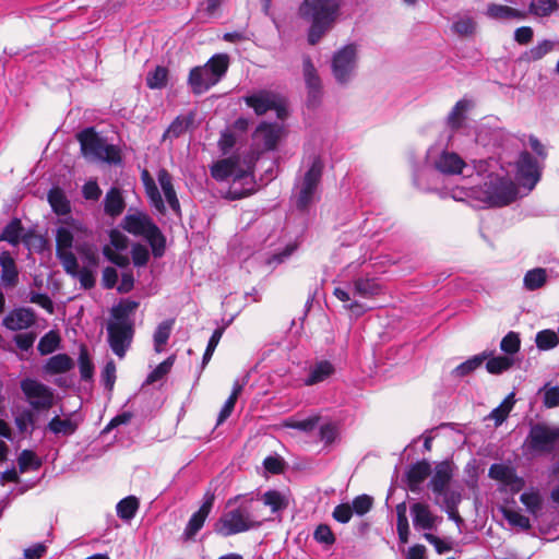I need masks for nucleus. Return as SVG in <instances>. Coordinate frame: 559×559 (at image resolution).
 Masks as SVG:
<instances>
[{"label": "nucleus", "instance_id": "10", "mask_svg": "<svg viewBox=\"0 0 559 559\" xmlns=\"http://www.w3.org/2000/svg\"><path fill=\"white\" fill-rule=\"evenodd\" d=\"M358 61V49L349 44L336 50L333 55L331 69L338 84H347L355 75Z\"/></svg>", "mask_w": 559, "mask_h": 559}, {"label": "nucleus", "instance_id": "39", "mask_svg": "<svg viewBox=\"0 0 559 559\" xmlns=\"http://www.w3.org/2000/svg\"><path fill=\"white\" fill-rule=\"evenodd\" d=\"M557 9L558 0H532L526 12L538 17H546Z\"/></svg>", "mask_w": 559, "mask_h": 559}, {"label": "nucleus", "instance_id": "58", "mask_svg": "<svg viewBox=\"0 0 559 559\" xmlns=\"http://www.w3.org/2000/svg\"><path fill=\"white\" fill-rule=\"evenodd\" d=\"M28 301L32 304H36L43 309H45L49 314H52L55 311L53 301L47 294H41L37 292H29Z\"/></svg>", "mask_w": 559, "mask_h": 559}, {"label": "nucleus", "instance_id": "12", "mask_svg": "<svg viewBox=\"0 0 559 559\" xmlns=\"http://www.w3.org/2000/svg\"><path fill=\"white\" fill-rule=\"evenodd\" d=\"M134 334V323L109 320L107 324L108 343L119 358H123L131 345Z\"/></svg>", "mask_w": 559, "mask_h": 559}, {"label": "nucleus", "instance_id": "52", "mask_svg": "<svg viewBox=\"0 0 559 559\" xmlns=\"http://www.w3.org/2000/svg\"><path fill=\"white\" fill-rule=\"evenodd\" d=\"M319 416H310L306 419L296 420V419H287L285 420L284 426L287 428L297 429L305 432L312 431L319 424Z\"/></svg>", "mask_w": 559, "mask_h": 559}, {"label": "nucleus", "instance_id": "27", "mask_svg": "<svg viewBox=\"0 0 559 559\" xmlns=\"http://www.w3.org/2000/svg\"><path fill=\"white\" fill-rule=\"evenodd\" d=\"M431 465L427 461H420L412 465L406 473L408 488L416 492L420 489L421 483L430 475Z\"/></svg>", "mask_w": 559, "mask_h": 559}, {"label": "nucleus", "instance_id": "16", "mask_svg": "<svg viewBox=\"0 0 559 559\" xmlns=\"http://www.w3.org/2000/svg\"><path fill=\"white\" fill-rule=\"evenodd\" d=\"M411 515L413 525L418 531L430 532L437 527L441 518L433 514L428 504L423 502H415L411 506Z\"/></svg>", "mask_w": 559, "mask_h": 559}, {"label": "nucleus", "instance_id": "23", "mask_svg": "<svg viewBox=\"0 0 559 559\" xmlns=\"http://www.w3.org/2000/svg\"><path fill=\"white\" fill-rule=\"evenodd\" d=\"M141 181L144 186L145 193L147 199L150 200L151 205L160 214H165L166 206L162 194L155 183L154 178L150 174L147 169H143L141 171Z\"/></svg>", "mask_w": 559, "mask_h": 559}, {"label": "nucleus", "instance_id": "21", "mask_svg": "<svg viewBox=\"0 0 559 559\" xmlns=\"http://www.w3.org/2000/svg\"><path fill=\"white\" fill-rule=\"evenodd\" d=\"M188 82L195 94H202L217 84L205 64L203 67L193 68L190 71Z\"/></svg>", "mask_w": 559, "mask_h": 559}, {"label": "nucleus", "instance_id": "55", "mask_svg": "<svg viewBox=\"0 0 559 559\" xmlns=\"http://www.w3.org/2000/svg\"><path fill=\"white\" fill-rule=\"evenodd\" d=\"M173 364V357H168L167 359H165L147 376L145 383L152 384L156 381L162 380L170 371Z\"/></svg>", "mask_w": 559, "mask_h": 559}, {"label": "nucleus", "instance_id": "48", "mask_svg": "<svg viewBox=\"0 0 559 559\" xmlns=\"http://www.w3.org/2000/svg\"><path fill=\"white\" fill-rule=\"evenodd\" d=\"M520 501L525 506L526 510L536 514L542 509V497L537 490L532 489L520 496Z\"/></svg>", "mask_w": 559, "mask_h": 559}, {"label": "nucleus", "instance_id": "22", "mask_svg": "<svg viewBox=\"0 0 559 559\" xmlns=\"http://www.w3.org/2000/svg\"><path fill=\"white\" fill-rule=\"evenodd\" d=\"M452 477V465L447 461L440 462L436 465L429 486L436 495H442L448 489Z\"/></svg>", "mask_w": 559, "mask_h": 559}, {"label": "nucleus", "instance_id": "32", "mask_svg": "<svg viewBox=\"0 0 559 559\" xmlns=\"http://www.w3.org/2000/svg\"><path fill=\"white\" fill-rule=\"evenodd\" d=\"M139 302L135 300L124 299L121 300L118 305L114 306L110 310V320L124 322V323H133L131 316L138 309Z\"/></svg>", "mask_w": 559, "mask_h": 559}, {"label": "nucleus", "instance_id": "63", "mask_svg": "<svg viewBox=\"0 0 559 559\" xmlns=\"http://www.w3.org/2000/svg\"><path fill=\"white\" fill-rule=\"evenodd\" d=\"M313 537L320 544L332 545L335 542L334 534L326 524H320L316 528Z\"/></svg>", "mask_w": 559, "mask_h": 559}, {"label": "nucleus", "instance_id": "57", "mask_svg": "<svg viewBox=\"0 0 559 559\" xmlns=\"http://www.w3.org/2000/svg\"><path fill=\"white\" fill-rule=\"evenodd\" d=\"M189 123L190 121L188 119L177 117L165 131L163 135L164 139L178 138L179 135L183 134L187 131Z\"/></svg>", "mask_w": 559, "mask_h": 559}, {"label": "nucleus", "instance_id": "8", "mask_svg": "<svg viewBox=\"0 0 559 559\" xmlns=\"http://www.w3.org/2000/svg\"><path fill=\"white\" fill-rule=\"evenodd\" d=\"M559 441V427H551L544 423L533 424L524 440L525 454L533 456L550 454Z\"/></svg>", "mask_w": 559, "mask_h": 559}, {"label": "nucleus", "instance_id": "9", "mask_svg": "<svg viewBox=\"0 0 559 559\" xmlns=\"http://www.w3.org/2000/svg\"><path fill=\"white\" fill-rule=\"evenodd\" d=\"M245 104L253 109L257 116H262L274 110L280 120L288 117V104L286 97L271 90H258L243 97Z\"/></svg>", "mask_w": 559, "mask_h": 559}, {"label": "nucleus", "instance_id": "14", "mask_svg": "<svg viewBox=\"0 0 559 559\" xmlns=\"http://www.w3.org/2000/svg\"><path fill=\"white\" fill-rule=\"evenodd\" d=\"M283 135V126L272 122H261L254 130L252 140L258 150L266 152L275 150Z\"/></svg>", "mask_w": 559, "mask_h": 559}, {"label": "nucleus", "instance_id": "5", "mask_svg": "<svg viewBox=\"0 0 559 559\" xmlns=\"http://www.w3.org/2000/svg\"><path fill=\"white\" fill-rule=\"evenodd\" d=\"M120 226L124 231L134 237L146 240L155 258L164 255L166 238L147 213L141 211L131 213V210H129L128 214L122 218Z\"/></svg>", "mask_w": 559, "mask_h": 559}, {"label": "nucleus", "instance_id": "31", "mask_svg": "<svg viewBox=\"0 0 559 559\" xmlns=\"http://www.w3.org/2000/svg\"><path fill=\"white\" fill-rule=\"evenodd\" d=\"M52 211L58 215H67L71 211V204L64 191L59 187H53L47 195Z\"/></svg>", "mask_w": 559, "mask_h": 559}, {"label": "nucleus", "instance_id": "59", "mask_svg": "<svg viewBox=\"0 0 559 559\" xmlns=\"http://www.w3.org/2000/svg\"><path fill=\"white\" fill-rule=\"evenodd\" d=\"M520 337L515 332H509L501 341L500 348L509 355L515 354L520 349Z\"/></svg>", "mask_w": 559, "mask_h": 559}, {"label": "nucleus", "instance_id": "44", "mask_svg": "<svg viewBox=\"0 0 559 559\" xmlns=\"http://www.w3.org/2000/svg\"><path fill=\"white\" fill-rule=\"evenodd\" d=\"M471 107V102L467 99L459 100L448 116V123L451 128L457 129L461 127L464 119V112Z\"/></svg>", "mask_w": 559, "mask_h": 559}, {"label": "nucleus", "instance_id": "13", "mask_svg": "<svg viewBox=\"0 0 559 559\" xmlns=\"http://www.w3.org/2000/svg\"><path fill=\"white\" fill-rule=\"evenodd\" d=\"M516 179L519 182L533 189L540 179L542 166L527 151L521 152L515 163Z\"/></svg>", "mask_w": 559, "mask_h": 559}, {"label": "nucleus", "instance_id": "24", "mask_svg": "<svg viewBox=\"0 0 559 559\" xmlns=\"http://www.w3.org/2000/svg\"><path fill=\"white\" fill-rule=\"evenodd\" d=\"M1 277L0 283L4 288L14 287L19 282V271L14 259L8 251L0 254Z\"/></svg>", "mask_w": 559, "mask_h": 559}, {"label": "nucleus", "instance_id": "47", "mask_svg": "<svg viewBox=\"0 0 559 559\" xmlns=\"http://www.w3.org/2000/svg\"><path fill=\"white\" fill-rule=\"evenodd\" d=\"M513 359L508 356H497L487 360L486 369L491 374H500L511 368Z\"/></svg>", "mask_w": 559, "mask_h": 559}, {"label": "nucleus", "instance_id": "26", "mask_svg": "<svg viewBox=\"0 0 559 559\" xmlns=\"http://www.w3.org/2000/svg\"><path fill=\"white\" fill-rule=\"evenodd\" d=\"M335 372L334 365L329 360H320L309 368V373L304 380L305 385H314L323 382Z\"/></svg>", "mask_w": 559, "mask_h": 559}, {"label": "nucleus", "instance_id": "64", "mask_svg": "<svg viewBox=\"0 0 559 559\" xmlns=\"http://www.w3.org/2000/svg\"><path fill=\"white\" fill-rule=\"evenodd\" d=\"M489 476L496 480L509 481L512 476V472L509 467L502 464H492L489 468Z\"/></svg>", "mask_w": 559, "mask_h": 559}, {"label": "nucleus", "instance_id": "62", "mask_svg": "<svg viewBox=\"0 0 559 559\" xmlns=\"http://www.w3.org/2000/svg\"><path fill=\"white\" fill-rule=\"evenodd\" d=\"M223 335V330L222 329H216L212 336L210 337L209 340V343H207V346H206V349L203 354V358H202V369L207 365V362L211 360L212 358V355L221 340Z\"/></svg>", "mask_w": 559, "mask_h": 559}, {"label": "nucleus", "instance_id": "11", "mask_svg": "<svg viewBox=\"0 0 559 559\" xmlns=\"http://www.w3.org/2000/svg\"><path fill=\"white\" fill-rule=\"evenodd\" d=\"M20 388L35 411H48L55 403V394L52 389L38 380L25 378L20 382Z\"/></svg>", "mask_w": 559, "mask_h": 559}, {"label": "nucleus", "instance_id": "53", "mask_svg": "<svg viewBox=\"0 0 559 559\" xmlns=\"http://www.w3.org/2000/svg\"><path fill=\"white\" fill-rule=\"evenodd\" d=\"M73 245V234L66 227L61 226L56 231V247L57 251L71 250Z\"/></svg>", "mask_w": 559, "mask_h": 559}, {"label": "nucleus", "instance_id": "50", "mask_svg": "<svg viewBox=\"0 0 559 559\" xmlns=\"http://www.w3.org/2000/svg\"><path fill=\"white\" fill-rule=\"evenodd\" d=\"M17 462L21 473H25L29 468L38 469L40 467V461L31 450H23L19 455Z\"/></svg>", "mask_w": 559, "mask_h": 559}, {"label": "nucleus", "instance_id": "2", "mask_svg": "<svg viewBox=\"0 0 559 559\" xmlns=\"http://www.w3.org/2000/svg\"><path fill=\"white\" fill-rule=\"evenodd\" d=\"M240 497L228 500L226 510L214 525V532L223 537L259 528L263 521L254 513L253 499L241 500Z\"/></svg>", "mask_w": 559, "mask_h": 559}, {"label": "nucleus", "instance_id": "3", "mask_svg": "<svg viewBox=\"0 0 559 559\" xmlns=\"http://www.w3.org/2000/svg\"><path fill=\"white\" fill-rule=\"evenodd\" d=\"M465 194L484 207H502L516 200L518 188L509 177L489 173L483 183L471 187Z\"/></svg>", "mask_w": 559, "mask_h": 559}, {"label": "nucleus", "instance_id": "36", "mask_svg": "<svg viewBox=\"0 0 559 559\" xmlns=\"http://www.w3.org/2000/svg\"><path fill=\"white\" fill-rule=\"evenodd\" d=\"M205 66L209 68L212 78L218 83L228 70L229 57L226 53L214 55Z\"/></svg>", "mask_w": 559, "mask_h": 559}, {"label": "nucleus", "instance_id": "35", "mask_svg": "<svg viewBox=\"0 0 559 559\" xmlns=\"http://www.w3.org/2000/svg\"><path fill=\"white\" fill-rule=\"evenodd\" d=\"M78 429V423L71 418L61 419L55 416L47 425V430L56 436H72Z\"/></svg>", "mask_w": 559, "mask_h": 559}, {"label": "nucleus", "instance_id": "42", "mask_svg": "<svg viewBox=\"0 0 559 559\" xmlns=\"http://www.w3.org/2000/svg\"><path fill=\"white\" fill-rule=\"evenodd\" d=\"M168 70L165 67L157 66L154 70L148 71L146 75V85L151 90H160L167 85Z\"/></svg>", "mask_w": 559, "mask_h": 559}, {"label": "nucleus", "instance_id": "28", "mask_svg": "<svg viewBox=\"0 0 559 559\" xmlns=\"http://www.w3.org/2000/svg\"><path fill=\"white\" fill-rule=\"evenodd\" d=\"M381 285L376 278L358 277L353 281V292L361 298H371L381 293Z\"/></svg>", "mask_w": 559, "mask_h": 559}, {"label": "nucleus", "instance_id": "6", "mask_svg": "<svg viewBox=\"0 0 559 559\" xmlns=\"http://www.w3.org/2000/svg\"><path fill=\"white\" fill-rule=\"evenodd\" d=\"M82 155L91 162H102L109 165L122 163L121 151L117 145L107 143L93 127L85 128L76 135Z\"/></svg>", "mask_w": 559, "mask_h": 559}, {"label": "nucleus", "instance_id": "17", "mask_svg": "<svg viewBox=\"0 0 559 559\" xmlns=\"http://www.w3.org/2000/svg\"><path fill=\"white\" fill-rule=\"evenodd\" d=\"M36 314L32 308L20 307L11 310L2 320L4 328L11 331L25 330L35 324Z\"/></svg>", "mask_w": 559, "mask_h": 559}, {"label": "nucleus", "instance_id": "34", "mask_svg": "<svg viewBox=\"0 0 559 559\" xmlns=\"http://www.w3.org/2000/svg\"><path fill=\"white\" fill-rule=\"evenodd\" d=\"M261 500L265 506L270 507L272 513L275 514L286 510L289 504L288 497L278 490L265 491Z\"/></svg>", "mask_w": 559, "mask_h": 559}, {"label": "nucleus", "instance_id": "25", "mask_svg": "<svg viewBox=\"0 0 559 559\" xmlns=\"http://www.w3.org/2000/svg\"><path fill=\"white\" fill-rule=\"evenodd\" d=\"M157 180L160 185V188L164 192L165 199L169 205V207L176 213H180V203L177 198V193L175 191L173 185L171 175L165 168H160L157 173Z\"/></svg>", "mask_w": 559, "mask_h": 559}, {"label": "nucleus", "instance_id": "19", "mask_svg": "<svg viewBox=\"0 0 559 559\" xmlns=\"http://www.w3.org/2000/svg\"><path fill=\"white\" fill-rule=\"evenodd\" d=\"M486 15L497 21H523L527 17V12L492 2L487 5Z\"/></svg>", "mask_w": 559, "mask_h": 559}, {"label": "nucleus", "instance_id": "33", "mask_svg": "<svg viewBox=\"0 0 559 559\" xmlns=\"http://www.w3.org/2000/svg\"><path fill=\"white\" fill-rule=\"evenodd\" d=\"M556 43L549 39H544L531 49L524 51L520 60L523 62H535L543 59L547 53L555 49Z\"/></svg>", "mask_w": 559, "mask_h": 559}, {"label": "nucleus", "instance_id": "38", "mask_svg": "<svg viewBox=\"0 0 559 559\" xmlns=\"http://www.w3.org/2000/svg\"><path fill=\"white\" fill-rule=\"evenodd\" d=\"M547 281L545 269L536 267L526 272L523 278V285L527 290H536L543 287Z\"/></svg>", "mask_w": 559, "mask_h": 559}, {"label": "nucleus", "instance_id": "37", "mask_svg": "<svg viewBox=\"0 0 559 559\" xmlns=\"http://www.w3.org/2000/svg\"><path fill=\"white\" fill-rule=\"evenodd\" d=\"M174 323L175 321L169 319L160 322L157 325L153 335L155 352L162 353L164 350V347L167 344L169 336L171 334Z\"/></svg>", "mask_w": 559, "mask_h": 559}, {"label": "nucleus", "instance_id": "4", "mask_svg": "<svg viewBox=\"0 0 559 559\" xmlns=\"http://www.w3.org/2000/svg\"><path fill=\"white\" fill-rule=\"evenodd\" d=\"M340 9V0H305L300 15L311 22L308 41L316 45L331 28Z\"/></svg>", "mask_w": 559, "mask_h": 559}, {"label": "nucleus", "instance_id": "41", "mask_svg": "<svg viewBox=\"0 0 559 559\" xmlns=\"http://www.w3.org/2000/svg\"><path fill=\"white\" fill-rule=\"evenodd\" d=\"M139 509V500L134 496H129L120 500L116 507L117 515L126 521L135 516Z\"/></svg>", "mask_w": 559, "mask_h": 559}, {"label": "nucleus", "instance_id": "60", "mask_svg": "<svg viewBox=\"0 0 559 559\" xmlns=\"http://www.w3.org/2000/svg\"><path fill=\"white\" fill-rule=\"evenodd\" d=\"M131 257L135 266H144L150 259L148 249L142 243H134L131 249Z\"/></svg>", "mask_w": 559, "mask_h": 559}, {"label": "nucleus", "instance_id": "54", "mask_svg": "<svg viewBox=\"0 0 559 559\" xmlns=\"http://www.w3.org/2000/svg\"><path fill=\"white\" fill-rule=\"evenodd\" d=\"M79 369L82 380H91L94 374V365L90 359L88 353L82 348L79 355Z\"/></svg>", "mask_w": 559, "mask_h": 559}, {"label": "nucleus", "instance_id": "43", "mask_svg": "<svg viewBox=\"0 0 559 559\" xmlns=\"http://www.w3.org/2000/svg\"><path fill=\"white\" fill-rule=\"evenodd\" d=\"M23 230L22 223L19 218H13L2 230L0 241H7L10 245H17Z\"/></svg>", "mask_w": 559, "mask_h": 559}, {"label": "nucleus", "instance_id": "1", "mask_svg": "<svg viewBox=\"0 0 559 559\" xmlns=\"http://www.w3.org/2000/svg\"><path fill=\"white\" fill-rule=\"evenodd\" d=\"M211 175L217 181L231 180L227 198L239 200L254 191L253 167L251 160H243L238 156H230L214 163Z\"/></svg>", "mask_w": 559, "mask_h": 559}, {"label": "nucleus", "instance_id": "15", "mask_svg": "<svg viewBox=\"0 0 559 559\" xmlns=\"http://www.w3.org/2000/svg\"><path fill=\"white\" fill-rule=\"evenodd\" d=\"M428 159L439 173L444 175L462 174L466 167L465 162L454 152L442 151L435 157L433 151L430 150L428 152Z\"/></svg>", "mask_w": 559, "mask_h": 559}, {"label": "nucleus", "instance_id": "30", "mask_svg": "<svg viewBox=\"0 0 559 559\" xmlns=\"http://www.w3.org/2000/svg\"><path fill=\"white\" fill-rule=\"evenodd\" d=\"M124 200L118 188H110L104 199V211L109 216H118L124 210Z\"/></svg>", "mask_w": 559, "mask_h": 559}, {"label": "nucleus", "instance_id": "40", "mask_svg": "<svg viewBox=\"0 0 559 559\" xmlns=\"http://www.w3.org/2000/svg\"><path fill=\"white\" fill-rule=\"evenodd\" d=\"M488 358V354L486 352L475 355L472 358L467 359L466 361L460 364L453 371V376L455 377H465L473 371H475L477 368H479L483 362Z\"/></svg>", "mask_w": 559, "mask_h": 559}, {"label": "nucleus", "instance_id": "45", "mask_svg": "<svg viewBox=\"0 0 559 559\" xmlns=\"http://www.w3.org/2000/svg\"><path fill=\"white\" fill-rule=\"evenodd\" d=\"M60 344V337L57 332L49 331L38 342L37 349L40 355H49L53 353Z\"/></svg>", "mask_w": 559, "mask_h": 559}, {"label": "nucleus", "instance_id": "56", "mask_svg": "<svg viewBox=\"0 0 559 559\" xmlns=\"http://www.w3.org/2000/svg\"><path fill=\"white\" fill-rule=\"evenodd\" d=\"M503 515L508 523L512 526H518L522 530L531 528L530 519L516 511L506 509L503 510Z\"/></svg>", "mask_w": 559, "mask_h": 559}, {"label": "nucleus", "instance_id": "51", "mask_svg": "<svg viewBox=\"0 0 559 559\" xmlns=\"http://www.w3.org/2000/svg\"><path fill=\"white\" fill-rule=\"evenodd\" d=\"M57 257L60 260L64 271L70 275H76L79 263L72 250L57 251Z\"/></svg>", "mask_w": 559, "mask_h": 559}, {"label": "nucleus", "instance_id": "29", "mask_svg": "<svg viewBox=\"0 0 559 559\" xmlns=\"http://www.w3.org/2000/svg\"><path fill=\"white\" fill-rule=\"evenodd\" d=\"M74 362L67 354H57L47 359L43 369L47 374H59L71 370Z\"/></svg>", "mask_w": 559, "mask_h": 559}, {"label": "nucleus", "instance_id": "7", "mask_svg": "<svg viewBox=\"0 0 559 559\" xmlns=\"http://www.w3.org/2000/svg\"><path fill=\"white\" fill-rule=\"evenodd\" d=\"M307 170L296 180L294 198L296 207L306 211L314 201L323 173V162L319 155H310L305 159Z\"/></svg>", "mask_w": 559, "mask_h": 559}, {"label": "nucleus", "instance_id": "61", "mask_svg": "<svg viewBox=\"0 0 559 559\" xmlns=\"http://www.w3.org/2000/svg\"><path fill=\"white\" fill-rule=\"evenodd\" d=\"M372 498L368 495H360L353 500L352 510L357 515H364L370 511L372 507Z\"/></svg>", "mask_w": 559, "mask_h": 559}, {"label": "nucleus", "instance_id": "20", "mask_svg": "<svg viewBox=\"0 0 559 559\" xmlns=\"http://www.w3.org/2000/svg\"><path fill=\"white\" fill-rule=\"evenodd\" d=\"M214 497H209L189 519L185 528L183 535L187 539L193 538L197 533L203 527L206 518L209 516L213 507Z\"/></svg>", "mask_w": 559, "mask_h": 559}, {"label": "nucleus", "instance_id": "49", "mask_svg": "<svg viewBox=\"0 0 559 559\" xmlns=\"http://www.w3.org/2000/svg\"><path fill=\"white\" fill-rule=\"evenodd\" d=\"M452 29L459 36L473 35L476 29V23L471 16H460L454 21Z\"/></svg>", "mask_w": 559, "mask_h": 559}, {"label": "nucleus", "instance_id": "46", "mask_svg": "<svg viewBox=\"0 0 559 559\" xmlns=\"http://www.w3.org/2000/svg\"><path fill=\"white\" fill-rule=\"evenodd\" d=\"M536 346L540 350H548L556 347L559 343L558 335L552 330H543L536 334Z\"/></svg>", "mask_w": 559, "mask_h": 559}, {"label": "nucleus", "instance_id": "18", "mask_svg": "<svg viewBox=\"0 0 559 559\" xmlns=\"http://www.w3.org/2000/svg\"><path fill=\"white\" fill-rule=\"evenodd\" d=\"M302 71L308 88V103L313 106L320 98L321 80L309 56L304 57Z\"/></svg>", "mask_w": 559, "mask_h": 559}]
</instances>
